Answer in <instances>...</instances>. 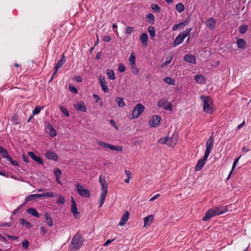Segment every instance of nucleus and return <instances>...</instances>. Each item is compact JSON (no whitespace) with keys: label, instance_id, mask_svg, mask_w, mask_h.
I'll return each instance as SVG.
<instances>
[{"label":"nucleus","instance_id":"40","mask_svg":"<svg viewBox=\"0 0 251 251\" xmlns=\"http://www.w3.org/2000/svg\"><path fill=\"white\" fill-rule=\"evenodd\" d=\"M0 154L3 158H5L8 155L7 151L1 146H0Z\"/></svg>","mask_w":251,"mask_h":251},{"label":"nucleus","instance_id":"11","mask_svg":"<svg viewBox=\"0 0 251 251\" xmlns=\"http://www.w3.org/2000/svg\"><path fill=\"white\" fill-rule=\"evenodd\" d=\"M66 61V59L64 53H63L60 57V59L58 60L57 63L56 64L54 69L55 70V72H57L59 69L61 68L63 65L65 63Z\"/></svg>","mask_w":251,"mask_h":251},{"label":"nucleus","instance_id":"62","mask_svg":"<svg viewBox=\"0 0 251 251\" xmlns=\"http://www.w3.org/2000/svg\"><path fill=\"white\" fill-rule=\"evenodd\" d=\"M111 40V37L110 36H104L103 37V41L105 42H109Z\"/></svg>","mask_w":251,"mask_h":251},{"label":"nucleus","instance_id":"12","mask_svg":"<svg viewBox=\"0 0 251 251\" xmlns=\"http://www.w3.org/2000/svg\"><path fill=\"white\" fill-rule=\"evenodd\" d=\"M45 156L50 160L57 161L58 160V156L53 151H47L45 154Z\"/></svg>","mask_w":251,"mask_h":251},{"label":"nucleus","instance_id":"13","mask_svg":"<svg viewBox=\"0 0 251 251\" xmlns=\"http://www.w3.org/2000/svg\"><path fill=\"white\" fill-rule=\"evenodd\" d=\"M71 212L74 217L77 218L79 212L77 210L76 203L73 197L71 198Z\"/></svg>","mask_w":251,"mask_h":251},{"label":"nucleus","instance_id":"33","mask_svg":"<svg viewBox=\"0 0 251 251\" xmlns=\"http://www.w3.org/2000/svg\"><path fill=\"white\" fill-rule=\"evenodd\" d=\"M115 101L119 107L122 108L125 106L123 98L117 97L116 98Z\"/></svg>","mask_w":251,"mask_h":251},{"label":"nucleus","instance_id":"34","mask_svg":"<svg viewBox=\"0 0 251 251\" xmlns=\"http://www.w3.org/2000/svg\"><path fill=\"white\" fill-rule=\"evenodd\" d=\"M20 224L25 226L27 228L29 229L32 227V224L26 221L25 219L21 218L20 220Z\"/></svg>","mask_w":251,"mask_h":251},{"label":"nucleus","instance_id":"5","mask_svg":"<svg viewBox=\"0 0 251 251\" xmlns=\"http://www.w3.org/2000/svg\"><path fill=\"white\" fill-rule=\"evenodd\" d=\"M213 134L214 132L212 133V135L209 137L205 144L206 150L204 152V154L208 156H209V154L212 151L214 145V138L213 137Z\"/></svg>","mask_w":251,"mask_h":251},{"label":"nucleus","instance_id":"1","mask_svg":"<svg viewBox=\"0 0 251 251\" xmlns=\"http://www.w3.org/2000/svg\"><path fill=\"white\" fill-rule=\"evenodd\" d=\"M201 99L203 102V109L204 112L208 114L213 113L215 109L212 106L213 100L208 96L201 95Z\"/></svg>","mask_w":251,"mask_h":251},{"label":"nucleus","instance_id":"24","mask_svg":"<svg viewBox=\"0 0 251 251\" xmlns=\"http://www.w3.org/2000/svg\"><path fill=\"white\" fill-rule=\"evenodd\" d=\"M215 214L213 211V210L211 209H209L207 212L205 213V216L202 218V221H208L211 218L215 216Z\"/></svg>","mask_w":251,"mask_h":251},{"label":"nucleus","instance_id":"45","mask_svg":"<svg viewBox=\"0 0 251 251\" xmlns=\"http://www.w3.org/2000/svg\"><path fill=\"white\" fill-rule=\"evenodd\" d=\"M238 30L241 34H244L248 30V26L246 25H242L239 26Z\"/></svg>","mask_w":251,"mask_h":251},{"label":"nucleus","instance_id":"2","mask_svg":"<svg viewBox=\"0 0 251 251\" xmlns=\"http://www.w3.org/2000/svg\"><path fill=\"white\" fill-rule=\"evenodd\" d=\"M84 240L81 234L77 232L73 238L70 245L72 250H77L82 246Z\"/></svg>","mask_w":251,"mask_h":251},{"label":"nucleus","instance_id":"54","mask_svg":"<svg viewBox=\"0 0 251 251\" xmlns=\"http://www.w3.org/2000/svg\"><path fill=\"white\" fill-rule=\"evenodd\" d=\"M134 30V27L127 26L125 29V33L130 34Z\"/></svg>","mask_w":251,"mask_h":251},{"label":"nucleus","instance_id":"31","mask_svg":"<svg viewBox=\"0 0 251 251\" xmlns=\"http://www.w3.org/2000/svg\"><path fill=\"white\" fill-rule=\"evenodd\" d=\"M195 80L198 83L203 84L205 83V78L201 75H197L195 76Z\"/></svg>","mask_w":251,"mask_h":251},{"label":"nucleus","instance_id":"27","mask_svg":"<svg viewBox=\"0 0 251 251\" xmlns=\"http://www.w3.org/2000/svg\"><path fill=\"white\" fill-rule=\"evenodd\" d=\"M154 216L152 215H150L144 218V226H150L153 222Z\"/></svg>","mask_w":251,"mask_h":251},{"label":"nucleus","instance_id":"42","mask_svg":"<svg viewBox=\"0 0 251 251\" xmlns=\"http://www.w3.org/2000/svg\"><path fill=\"white\" fill-rule=\"evenodd\" d=\"M176 8L178 12L180 13L184 11V6L182 3L179 2L176 4Z\"/></svg>","mask_w":251,"mask_h":251},{"label":"nucleus","instance_id":"37","mask_svg":"<svg viewBox=\"0 0 251 251\" xmlns=\"http://www.w3.org/2000/svg\"><path fill=\"white\" fill-rule=\"evenodd\" d=\"M128 62L130 64H136L135 62H136V56H135V54L134 52H132L131 53H130V55L129 57V58H128Z\"/></svg>","mask_w":251,"mask_h":251},{"label":"nucleus","instance_id":"35","mask_svg":"<svg viewBox=\"0 0 251 251\" xmlns=\"http://www.w3.org/2000/svg\"><path fill=\"white\" fill-rule=\"evenodd\" d=\"M148 32L150 33L151 38L153 39L155 36V28L153 26H150L148 29Z\"/></svg>","mask_w":251,"mask_h":251},{"label":"nucleus","instance_id":"50","mask_svg":"<svg viewBox=\"0 0 251 251\" xmlns=\"http://www.w3.org/2000/svg\"><path fill=\"white\" fill-rule=\"evenodd\" d=\"M60 110L66 117H69L70 116L68 110L63 106H60Z\"/></svg>","mask_w":251,"mask_h":251},{"label":"nucleus","instance_id":"59","mask_svg":"<svg viewBox=\"0 0 251 251\" xmlns=\"http://www.w3.org/2000/svg\"><path fill=\"white\" fill-rule=\"evenodd\" d=\"M240 158V156L238 157V158H236L234 160V162L233 163V164H232V169H231L232 170H234V169L236 167L237 163H238V161H239V160Z\"/></svg>","mask_w":251,"mask_h":251},{"label":"nucleus","instance_id":"57","mask_svg":"<svg viewBox=\"0 0 251 251\" xmlns=\"http://www.w3.org/2000/svg\"><path fill=\"white\" fill-rule=\"evenodd\" d=\"M11 226V222H0V227L7 226L10 227Z\"/></svg>","mask_w":251,"mask_h":251},{"label":"nucleus","instance_id":"14","mask_svg":"<svg viewBox=\"0 0 251 251\" xmlns=\"http://www.w3.org/2000/svg\"><path fill=\"white\" fill-rule=\"evenodd\" d=\"M100 85L102 90L104 92H108V88L107 86V82L105 80V78L104 76L100 75L99 76Z\"/></svg>","mask_w":251,"mask_h":251},{"label":"nucleus","instance_id":"39","mask_svg":"<svg viewBox=\"0 0 251 251\" xmlns=\"http://www.w3.org/2000/svg\"><path fill=\"white\" fill-rule=\"evenodd\" d=\"M151 8L156 13H159L161 11V8L157 4L153 3L151 4Z\"/></svg>","mask_w":251,"mask_h":251},{"label":"nucleus","instance_id":"9","mask_svg":"<svg viewBox=\"0 0 251 251\" xmlns=\"http://www.w3.org/2000/svg\"><path fill=\"white\" fill-rule=\"evenodd\" d=\"M46 132L52 137H55L57 135L56 130L53 126L50 123H48L45 126Z\"/></svg>","mask_w":251,"mask_h":251},{"label":"nucleus","instance_id":"61","mask_svg":"<svg viewBox=\"0 0 251 251\" xmlns=\"http://www.w3.org/2000/svg\"><path fill=\"white\" fill-rule=\"evenodd\" d=\"M6 237L9 240H17L18 239V236H14V235H7Z\"/></svg>","mask_w":251,"mask_h":251},{"label":"nucleus","instance_id":"21","mask_svg":"<svg viewBox=\"0 0 251 251\" xmlns=\"http://www.w3.org/2000/svg\"><path fill=\"white\" fill-rule=\"evenodd\" d=\"M28 155L30 158L38 164L42 165L44 163L43 159L39 156H37L33 152H28Z\"/></svg>","mask_w":251,"mask_h":251},{"label":"nucleus","instance_id":"4","mask_svg":"<svg viewBox=\"0 0 251 251\" xmlns=\"http://www.w3.org/2000/svg\"><path fill=\"white\" fill-rule=\"evenodd\" d=\"M145 107L141 103L137 104L133 110L131 116L132 119H137L143 113Z\"/></svg>","mask_w":251,"mask_h":251},{"label":"nucleus","instance_id":"38","mask_svg":"<svg viewBox=\"0 0 251 251\" xmlns=\"http://www.w3.org/2000/svg\"><path fill=\"white\" fill-rule=\"evenodd\" d=\"M174 56V54L172 53V52H171L170 53V55L169 56H168L166 59V61L165 62H164L162 65H161V67H165L166 66H167L168 64H169L172 61V58H173V57Z\"/></svg>","mask_w":251,"mask_h":251},{"label":"nucleus","instance_id":"49","mask_svg":"<svg viewBox=\"0 0 251 251\" xmlns=\"http://www.w3.org/2000/svg\"><path fill=\"white\" fill-rule=\"evenodd\" d=\"M55 177H61L62 176V171L59 168L55 169L53 171Z\"/></svg>","mask_w":251,"mask_h":251},{"label":"nucleus","instance_id":"18","mask_svg":"<svg viewBox=\"0 0 251 251\" xmlns=\"http://www.w3.org/2000/svg\"><path fill=\"white\" fill-rule=\"evenodd\" d=\"M183 60L188 63L193 64H196V57L191 54H186L183 57Z\"/></svg>","mask_w":251,"mask_h":251},{"label":"nucleus","instance_id":"46","mask_svg":"<svg viewBox=\"0 0 251 251\" xmlns=\"http://www.w3.org/2000/svg\"><path fill=\"white\" fill-rule=\"evenodd\" d=\"M167 102V101L166 100L162 99L158 100L157 105L158 107H163L164 109L165 105H166Z\"/></svg>","mask_w":251,"mask_h":251},{"label":"nucleus","instance_id":"22","mask_svg":"<svg viewBox=\"0 0 251 251\" xmlns=\"http://www.w3.org/2000/svg\"><path fill=\"white\" fill-rule=\"evenodd\" d=\"M44 217L46 220V223L48 226L52 227L53 225V220L50 214L48 212L44 213Z\"/></svg>","mask_w":251,"mask_h":251},{"label":"nucleus","instance_id":"10","mask_svg":"<svg viewBox=\"0 0 251 251\" xmlns=\"http://www.w3.org/2000/svg\"><path fill=\"white\" fill-rule=\"evenodd\" d=\"M74 107L76 111H82L86 112L87 110L86 107L85 103L83 101H79L76 103L74 104Z\"/></svg>","mask_w":251,"mask_h":251},{"label":"nucleus","instance_id":"3","mask_svg":"<svg viewBox=\"0 0 251 251\" xmlns=\"http://www.w3.org/2000/svg\"><path fill=\"white\" fill-rule=\"evenodd\" d=\"M192 30V28L186 29L185 30L180 33L178 36L176 37L174 42L173 47H176L177 45L181 44L184 39L190 34Z\"/></svg>","mask_w":251,"mask_h":251},{"label":"nucleus","instance_id":"15","mask_svg":"<svg viewBox=\"0 0 251 251\" xmlns=\"http://www.w3.org/2000/svg\"><path fill=\"white\" fill-rule=\"evenodd\" d=\"M189 21L190 20L189 19H186L182 22L175 25L173 27V30L175 31L178 29L181 30L183 29L184 27L189 24Z\"/></svg>","mask_w":251,"mask_h":251},{"label":"nucleus","instance_id":"60","mask_svg":"<svg viewBox=\"0 0 251 251\" xmlns=\"http://www.w3.org/2000/svg\"><path fill=\"white\" fill-rule=\"evenodd\" d=\"M74 79L77 82H81L82 81V78L81 76L80 75H76L74 77Z\"/></svg>","mask_w":251,"mask_h":251},{"label":"nucleus","instance_id":"16","mask_svg":"<svg viewBox=\"0 0 251 251\" xmlns=\"http://www.w3.org/2000/svg\"><path fill=\"white\" fill-rule=\"evenodd\" d=\"M99 180L101 185V190L103 191H107L108 184L106 180L105 177L101 175L99 177Z\"/></svg>","mask_w":251,"mask_h":251},{"label":"nucleus","instance_id":"29","mask_svg":"<svg viewBox=\"0 0 251 251\" xmlns=\"http://www.w3.org/2000/svg\"><path fill=\"white\" fill-rule=\"evenodd\" d=\"M236 44L237 47L241 49H244L247 45L246 41L244 39L241 38H237Z\"/></svg>","mask_w":251,"mask_h":251},{"label":"nucleus","instance_id":"30","mask_svg":"<svg viewBox=\"0 0 251 251\" xmlns=\"http://www.w3.org/2000/svg\"><path fill=\"white\" fill-rule=\"evenodd\" d=\"M26 212L28 214H30L32 216H34L37 218H39L40 217V214H39L37 210L36 209L33 208H28Z\"/></svg>","mask_w":251,"mask_h":251},{"label":"nucleus","instance_id":"47","mask_svg":"<svg viewBox=\"0 0 251 251\" xmlns=\"http://www.w3.org/2000/svg\"><path fill=\"white\" fill-rule=\"evenodd\" d=\"M57 196L58 197V199L56 200V203L61 205L64 204L65 202V198L60 195H58Z\"/></svg>","mask_w":251,"mask_h":251},{"label":"nucleus","instance_id":"17","mask_svg":"<svg viewBox=\"0 0 251 251\" xmlns=\"http://www.w3.org/2000/svg\"><path fill=\"white\" fill-rule=\"evenodd\" d=\"M216 23V20L213 17H211L205 21V24L207 27L212 30L214 28Z\"/></svg>","mask_w":251,"mask_h":251},{"label":"nucleus","instance_id":"23","mask_svg":"<svg viewBox=\"0 0 251 251\" xmlns=\"http://www.w3.org/2000/svg\"><path fill=\"white\" fill-rule=\"evenodd\" d=\"M161 118L159 116L154 115L152 116L151 122L150 123L151 125L153 127H157L160 124Z\"/></svg>","mask_w":251,"mask_h":251},{"label":"nucleus","instance_id":"28","mask_svg":"<svg viewBox=\"0 0 251 251\" xmlns=\"http://www.w3.org/2000/svg\"><path fill=\"white\" fill-rule=\"evenodd\" d=\"M39 198H42L41 194H31L25 197V201L27 202Z\"/></svg>","mask_w":251,"mask_h":251},{"label":"nucleus","instance_id":"32","mask_svg":"<svg viewBox=\"0 0 251 251\" xmlns=\"http://www.w3.org/2000/svg\"><path fill=\"white\" fill-rule=\"evenodd\" d=\"M106 73L109 79L112 80L115 79V74L113 70L107 69L106 70Z\"/></svg>","mask_w":251,"mask_h":251},{"label":"nucleus","instance_id":"20","mask_svg":"<svg viewBox=\"0 0 251 251\" xmlns=\"http://www.w3.org/2000/svg\"><path fill=\"white\" fill-rule=\"evenodd\" d=\"M213 211L215 215H219L226 212L227 211V209L226 206H218L215 208V209L213 210Z\"/></svg>","mask_w":251,"mask_h":251},{"label":"nucleus","instance_id":"51","mask_svg":"<svg viewBox=\"0 0 251 251\" xmlns=\"http://www.w3.org/2000/svg\"><path fill=\"white\" fill-rule=\"evenodd\" d=\"M107 194V191L101 190V192L100 196V200L104 201L105 200V199H106Z\"/></svg>","mask_w":251,"mask_h":251},{"label":"nucleus","instance_id":"48","mask_svg":"<svg viewBox=\"0 0 251 251\" xmlns=\"http://www.w3.org/2000/svg\"><path fill=\"white\" fill-rule=\"evenodd\" d=\"M169 139V137H166L165 138H161L158 140V142L160 144H166L168 146Z\"/></svg>","mask_w":251,"mask_h":251},{"label":"nucleus","instance_id":"8","mask_svg":"<svg viewBox=\"0 0 251 251\" xmlns=\"http://www.w3.org/2000/svg\"><path fill=\"white\" fill-rule=\"evenodd\" d=\"M208 157V156L204 154L203 157L198 160L195 167V171H200L202 170Z\"/></svg>","mask_w":251,"mask_h":251},{"label":"nucleus","instance_id":"6","mask_svg":"<svg viewBox=\"0 0 251 251\" xmlns=\"http://www.w3.org/2000/svg\"><path fill=\"white\" fill-rule=\"evenodd\" d=\"M75 186L77 191L80 196L84 198H88L90 197V192L88 189L84 188L82 185L78 183L76 184Z\"/></svg>","mask_w":251,"mask_h":251},{"label":"nucleus","instance_id":"25","mask_svg":"<svg viewBox=\"0 0 251 251\" xmlns=\"http://www.w3.org/2000/svg\"><path fill=\"white\" fill-rule=\"evenodd\" d=\"M129 215V212L128 211H126L122 215L121 220L119 222V225L120 226H124L128 219Z\"/></svg>","mask_w":251,"mask_h":251},{"label":"nucleus","instance_id":"52","mask_svg":"<svg viewBox=\"0 0 251 251\" xmlns=\"http://www.w3.org/2000/svg\"><path fill=\"white\" fill-rule=\"evenodd\" d=\"M42 109L43 107L39 106H36L32 111L33 115L39 114Z\"/></svg>","mask_w":251,"mask_h":251},{"label":"nucleus","instance_id":"36","mask_svg":"<svg viewBox=\"0 0 251 251\" xmlns=\"http://www.w3.org/2000/svg\"><path fill=\"white\" fill-rule=\"evenodd\" d=\"M146 19H147L148 22L150 24H153L155 22L154 16L151 13H150L147 15Z\"/></svg>","mask_w":251,"mask_h":251},{"label":"nucleus","instance_id":"56","mask_svg":"<svg viewBox=\"0 0 251 251\" xmlns=\"http://www.w3.org/2000/svg\"><path fill=\"white\" fill-rule=\"evenodd\" d=\"M164 109L166 110L172 111V106L171 103L170 102L167 101L166 105H165Z\"/></svg>","mask_w":251,"mask_h":251},{"label":"nucleus","instance_id":"43","mask_svg":"<svg viewBox=\"0 0 251 251\" xmlns=\"http://www.w3.org/2000/svg\"><path fill=\"white\" fill-rule=\"evenodd\" d=\"M131 71L132 74L137 75L139 73V69L136 67V64H130Z\"/></svg>","mask_w":251,"mask_h":251},{"label":"nucleus","instance_id":"64","mask_svg":"<svg viewBox=\"0 0 251 251\" xmlns=\"http://www.w3.org/2000/svg\"><path fill=\"white\" fill-rule=\"evenodd\" d=\"M101 52L100 51H99L97 53L95 57V59L96 60H99L101 58Z\"/></svg>","mask_w":251,"mask_h":251},{"label":"nucleus","instance_id":"19","mask_svg":"<svg viewBox=\"0 0 251 251\" xmlns=\"http://www.w3.org/2000/svg\"><path fill=\"white\" fill-rule=\"evenodd\" d=\"M178 141V136L177 134H173L171 138H169L168 146L173 147L176 145Z\"/></svg>","mask_w":251,"mask_h":251},{"label":"nucleus","instance_id":"41","mask_svg":"<svg viewBox=\"0 0 251 251\" xmlns=\"http://www.w3.org/2000/svg\"><path fill=\"white\" fill-rule=\"evenodd\" d=\"M57 196L56 194H55L54 192H47L41 194L42 197H49V198H53Z\"/></svg>","mask_w":251,"mask_h":251},{"label":"nucleus","instance_id":"53","mask_svg":"<svg viewBox=\"0 0 251 251\" xmlns=\"http://www.w3.org/2000/svg\"><path fill=\"white\" fill-rule=\"evenodd\" d=\"M69 89L71 92L74 94H76L78 92L77 89L74 86L71 84L69 86Z\"/></svg>","mask_w":251,"mask_h":251},{"label":"nucleus","instance_id":"55","mask_svg":"<svg viewBox=\"0 0 251 251\" xmlns=\"http://www.w3.org/2000/svg\"><path fill=\"white\" fill-rule=\"evenodd\" d=\"M126 68L123 64H119L118 66V70L120 73H123L125 71Z\"/></svg>","mask_w":251,"mask_h":251},{"label":"nucleus","instance_id":"58","mask_svg":"<svg viewBox=\"0 0 251 251\" xmlns=\"http://www.w3.org/2000/svg\"><path fill=\"white\" fill-rule=\"evenodd\" d=\"M22 246L24 248L26 249L29 246V242L27 240L25 239L22 242Z\"/></svg>","mask_w":251,"mask_h":251},{"label":"nucleus","instance_id":"26","mask_svg":"<svg viewBox=\"0 0 251 251\" xmlns=\"http://www.w3.org/2000/svg\"><path fill=\"white\" fill-rule=\"evenodd\" d=\"M148 39L149 36L147 33L144 32L141 34L140 41L145 47H147L148 45Z\"/></svg>","mask_w":251,"mask_h":251},{"label":"nucleus","instance_id":"7","mask_svg":"<svg viewBox=\"0 0 251 251\" xmlns=\"http://www.w3.org/2000/svg\"><path fill=\"white\" fill-rule=\"evenodd\" d=\"M97 143L100 146H102L106 149H109L111 150L117 151H121L123 150V148L121 146L112 145L101 141H98Z\"/></svg>","mask_w":251,"mask_h":251},{"label":"nucleus","instance_id":"44","mask_svg":"<svg viewBox=\"0 0 251 251\" xmlns=\"http://www.w3.org/2000/svg\"><path fill=\"white\" fill-rule=\"evenodd\" d=\"M163 81H165L166 83L170 85H174L175 83V80L174 79L170 77H166L164 79Z\"/></svg>","mask_w":251,"mask_h":251},{"label":"nucleus","instance_id":"63","mask_svg":"<svg viewBox=\"0 0 251 251\" xmlns=\"http://www.w3.org/2000/svg\"><path fill=\"white\" fill-rule=\"evenodd\" d=\"M114 240V239H108L104 244V246H108L111 242H112Z\"/></svg>","mask_w":251,"mask_h":251}]
</instances>
